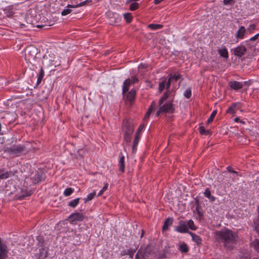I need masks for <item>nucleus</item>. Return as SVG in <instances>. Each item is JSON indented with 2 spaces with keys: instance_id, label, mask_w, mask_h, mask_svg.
Segmentation results:
<instances>
[{
  "instance_id": "obj_49",
  "label": "nucleus",
  "mask_w": 259,
  "mask_h": 259,
  "mask_svg": "<svg viewBox=\"0 0 259 259\" xmlns=\"http://www.w3.org/2000/svg\"><path fill=\"white\" fill-rule=\"evenodd\" d=\"M147 67V66L146 65V64H141L139 66V69H143V68H145Z\"/></svg>"
},
{
  "instance_id": "obj_27",
  "label": "nucleus",
  "mask_w": 259,
  "mask_h": 259,
  "mask_svg": "<svg viewBox=\"0 0 259 259\" xmlns=\"http://www.w3.org/2000/svg\"><path fill=\"white\" fill-rule=\"evenodd\" d=\"M80 200L79 198H76L69 202L68 205L70 207L74 208L79 203V201Z\"/></svg>"
},
{
  "instance_id": "obj_36",
  "label": "nucleus",
  "mask_w": 259,
  "mask_h": 259,
  "mask_svg": "<svg viewBox=\"0 0 259 259\" xmlns=\"http://www.w3.org/2000/svg\"><path fill=\"white\" fill-rule=\"evenodd\" d=\"M187 225L190 229L192 230H196V227L194 225V222L192 220H189L187 222Z\"/></svg>"
},
{
  "instance_id": "obj_2",
  "label": "nucleus",
  "mask_w": 259,
  "mask_h": 259,
  "mask_svg": "<svg viewBox=\"0 0 259 259\" xmlns=\"http://www.w3.org/2000/svg\"><path fill=\"white\" fill-rule=\"evenodd\" d=\"M214 237L218 241L223 243L225 247L227 249L233 248L234 245L238 239L237 234L226 229L215 232Z\"/></svg>"
},
{
  "instance_id": "obj_40",
  "label": "nucleus",
  "mask_w": 259,
  "mask_h": 259,
  "mask_svg": "<svg viewBox=\"0 0 259 259\" xmlns=\"http://www.w3.org/2000/svg\"><path fill=\"white\" fill-rule=\"evenodd\" d=\"M217 111H213L212 112V113L210 114V117L207 119V123H210L212 121L213 118H214V117L215 116V115L217 114Z\"/></svg>"
},
{
  "instance_id": "obj_12",
  "label": "nucleus",
  "mask_w": 259,
  "mask_h": 259,
  "mask_svg": "<svg viewBox=\"0 0 259 259\" xmlns=\"http://www.w3.org/2000/svg\"><path fill=\"white\" fill-rule=\"evenodd\" d=\"M229 84L232 89L235 90L240 89L243 87L242 82L235 80L230 81Z\"/></svg>"
},
{
  "instance_id": "obj_25",
  "label": "nucleus",
  "mask_w": 259,
  "mask_h": 259,
  "mask_svg": "<svg viewBox=\"0 0 259 259\" xmlns=\"http://www.w3.org/2000/svg\"><path fill=\"white\" fill-rule=\"evenodd\" d=\"M118 166L119 168V170L121 172H123L124 170V156H122L120 157L119 163H118Z\"/></svg>"
},
{
  "instance_id": "obj_28",
  "label": "nucleus",
  "mask_w": 259,
  "mask_h": 259,
  "mask_svg": "<svg viewBox=\"0 0 259 259\" xmlns=\"http://www.w3.org/2000/svg\"><path fill=\"white\" fill-rule=\"evenodd\" d=\"M96 193L95 191H94L93 192L89 194L87 197L84 198V202L87 203L89 201L92 200L96 196Z\"/></svg>"
},
{
  "instance_id": "obj_3",
  "label": "nucleus",
  "mask_w": 259,
  "mask_h": 259,
  "mask_svg": "<svg viewBox=\"0 0 259 259\" xmlns=\"http://www.w3.org/2000/svg\"><path fill=\"white\" fill-rule=\"evenodd\" d=\"M168 96V94L166 92L159 100V109L155 114L156 116H158L162 112H172L174 111L173 105L171 102L164 103Z\"/></svg>"
},
{
  "instance_id": "obj_26",
  "label": "nucleus",
  "mask_w": 259,
  "mask_h": 259,
  "mask_svg": "<svg viewBox=\"0 0 259 259\" xmlns=\"http://www.w3.org/2000/svg\"><path fill=\"white\" fill-rule=\"evenodd\" d=\"M199 131L201 135H209L211 134V132L208 130H205L204 126H200L199 127Z\"/></svg>"
},
{
  "instance_id": "obj_43",
  "label": "nucleus",
  "mask_w": 259,
  "mask_h": 259,
  "mask_svg": "<svg viewBox=\"0 0 259 259\" xmlns=\"http://www.w3.org/2000/svg\"><path fill=\"white\" fill-rule=\"evenodd\" d=\"M29 169V165L26 164V165H24L23 166L21 167L20 168V170L22 173L27 172Z\"/></svg>"
},
{
  "instance_id": "obj_20",
  "label": "nucleus",
  "mask_w": 259,
  "mask_h": 259,
  "mask_svg": "<svg viewBox=\"0 0 259 259\" xmlns=\"http://www.w3.org/2000/svg\"><path fill=\"white\" fill-rule=\"evenodd\" d=\"M203 194L205 197L209 199L210 201L213 202L214 201L215 197L211 195L210 191L208 188L205 189Z\"/></svg>"
},
{
  "instance_id": "obj_34",
  "label": "nucleus",
  "mask_w": 259,
  "mask_h": 259,
  "mask_svg": "<svg viewBox=\"0 0 259 259\" xmlns=\"http://www.w3.org/2000/svg\"><path fill=\"white\" fill-rule=\"evenodd\" d=\"M12 175H14V174L11 172H6L5 173L0 174V179H7Z\"/></svg>"
},
{
  "instance_id": "obj_52",
  "label": "nucleus",
  "mask_w": 259,
  "mask_h": 259,
  "mask_svg": "<svg viewBox=\"0 0 259 259\" xmlns=\"http://www.w3.org/2000/svg\"><path fill=\"white\" fill-rule=\"evenodd\" d=\"M227 169L228 170L230 171V172H232L233 173H237L236 171H234V170H232L231 169V168L230 167H227Z\"/></svg>"
},
{
  "instance_id": "obj_18",
  "label": "nucleus",
  "mask_w": 259,
  "mask_h": 259,
  "mask_svg": "<svg viewBox=\"0 0 259 259\" xmlns=\"http://www.w3.org/2000/svg\"><path fill=\"white\" fill-rule=\"evenodd\" d=\"M180 75L179 73H175L171 76H170L168 80L167 83V88H169L170 84V81L171 79H174L175 80L177 81L179 78H180Z\"/></svg>"
},
{
  "instance_id": "obj_7",
  "label": "nucleus",
  "mask_w": 259,
  "mask_h": 259,
  "mask_svg": "<svg viewBox=\"0 0 259 259\" xmlns=\"http://www.w3.org/2000/svg\"><path fill=\"white\" fill-rule=\"evenodd\" d=\"M246 52V48L243 46H239L234 49V55L242 57Z\"/></svg>"
},
{
  "instance_id": "obj_4",
  "label": "nucleus",
  "mask_w": 259,
  "mask_h": 259,
  "mask_svg": "<svg viewBox=\"0 0 259 259\" xmlns=\"http://www.w3.org/2000/svg\"><path fill=\"white\" fill-rule=\"evenodd\" d=\"M122 130L124 133V141L128 145L131 142L132 135L134 130L132 121L130 119L124 120Z\"/></svg>"
},
{
  "instance_id": "obj_6",
  "label": "nucleus",
  "mask_w": 259,
  "mask_h": 259,
  "mask_svg": "<svg viewBox=\"0 0 259 259\" xmlns=\"http://www.w3.org/2000/svg\"><path fill=\"white\" fill-rule=\"evenodd\" d=\"M85 218V215L82 213L75 212L72 213L69 217V222L71 223L76 222L82 221Z\"/></svg>"
},
{
  "instance_id": "obj_23",
  "label": "nucleus",
  "mask_w": 259,
  "mask_h": 259,
  "mask_svg": "<svg viewBox=\"0 0 259 259\" xmlns=\"http://www.w3.org/2000/svg\"><path fill=\"white\" fill-rule=\"evenodd\" d=\"M148 28L153 30H156L162 28L163 26L159 24H150L148 25Z\"/></svg>"
},
{
  "instance_id": "obj_31",
  "label": "nucleus",
  "mask_w": 259,
  "mask_h": 259,
  "mask_svg": "<svg viewBox=\"0 0 259 259\" xmlns=\"http://www.w3.org/2000/svg\"><path fill=\"white\" fill-rule=\"evenodd\" d=\"M44 75H45L44 71L42 69V68H41L39 71V75L37 77V83L38 84L40 83V82L41 81V80L44 76Z\"/></svg>"
},
{
  "instance_id": "obj_46",
  "label": "nucleus",
  "mask_w": 259,
  "mask_h": 259,
  "mask_svg": "<svg viewBox=\"0 0 259 259\" xmlns=\"http://www.w3.org/2000/svg\"><path fill=\"white\" fill-rule=\"evenodd\" d=\"M258 39H259V33L251 37L248 40H247L246 42L249 41H255Z\"/></svg>"
},
{
  "instance_id": "obj_42",
  "label": "nucleus",
  "mask_w": 259,
  "mask_h": 259,
  "mask_svg": "<svg viewBox=\"0 0 259 259\" xmlns=\"http://www.w3.org/2000/svg\"><path fill=\"white\" fill-rule=\"evenodd\" d=\"M184 96L186 98H187V99L190 98L191 97V90L189 89H187L185 91V92L184 93Z\"/></svg>"
},
{
  "instance_id": "obj_48",
  "label": "nucleus",
  "mask_w": 259,
  "mask_h": 259,
  "mask_svg": "<svg viewBox=\"0 0 259 259\" xmlns=\"http://www.w3.org/2000/svg\"><path fill=\"white\" fill-rule=\"evenodd\" d=\"M234 121L236 122H240L242 124H245V121H243V120H241L240 119V118L239 117H236L235 119H234Z\"/></svg>"
},
{
  "instance_id": "obj_45",
  "label": "nucleus",
  "mask_w": 259,
  "mask_h": 259,
  "mask_svg": "<svg viewBox=\"0 0 259 259\" xmlns=\"http://www.w3.org/2000/svg\"><path fill=\"white\" fill-rule=\"evenodd\" d=\"M129 79L132 84H135L138 81V79L135 76H132L131 78Z\"/></svg>"
},
{
  "instance_id": "obj_51",
  "label": "nucleus",
  "mask_w": 259,
  "mask_h": 259,
  "mask_svg": "<svg viewBox=\"0 0 259 259\" xmlns=\"http://www.w3.org/2000/svg\"><path fill=\"white\" fill-rule=\"evenodd\" d=\"M121 255L123 256V255H126L127 254V251L126 250H123L122 251H121Z\"/></svg>"
},
{
  "instance_id": "obj_37",
  "label": "nucleus",
  "mask_w": 259,
  "mask_h": 259,
  "mask_svg": "<svg viewBox=\"0 0 259 259\" xmlns=\"http://www.w3.org/2000/svg\"><path fill=\"white\" fill-rule=\"evenodd\" d=\"M124 18L126 20V22L130 23L132 21L133 17L130 13H125L123 15Z\"/></svg>"
},
{
  "instance_id": "obj_41",
  "label": "nucleus",
  "mask_w": 259,
  "mask_h": 259,
  "mask_svg": "<svg viewBox=\"0 0 259 259\" xmlns=\"http://www.w3.org/2000/svg\"><path fill=\"white\" fill-rule=\"evenodd\" d=\"M108 187V183L104 184V187L102 188V189L100 191L99 193L98 194V196H100L102 195V194L107 190V188Z\"/></svg>"
},
{
  "instance_id": "obj_32",
  "label": "nucleus",
  "mask_w": 259,
  "mask_h": 259,
  "mask_svg": "<svg viewBox=\"0 0 259 259\" xmlns=\"http://www.w3.org/2000/svg\"><path fill=\"white\" fill-rule=\"evenodd\" d=\"M179 248L182 252H187L189 250L187 245L185 243L181 244Z\"/></svg>"
},
{
  "instance_id": "obj_24",
  "label": "nucleus",
  "mask_w": 259,
  "mask_h": 259,
  "mask_svg": "<svg viewBox=\"0 0 259 259\" xmlns=\"http://www.w3.org/2000/svg\"><path fill=\"white\" fill-rule=\"evenodd\" d=\"M43 178L42 175L37 172L33 177V182L34 183L36 184L40 182Z\"/></svg>"
},
{
  "instance_id": "obj_8",
  "label": "nucleus",
  "mask_w": 259,
  "mask_h": 259,
  "mask_svg": "<svg viewBox=\"0 0 259 259\" xmlns=\"http://www.w3.org/2000/svg\"><path fill=\"white\" fill-rule=\"evenodd\" d=\"M176 231L179 233H187L188 230L185 223L184 222H180L179 225L176 227Z\"/></svg>"
},
{
  "instance_id": "obj_38",
  "label": "nucleus",
  "mask_w": 259,
  "mask_h": 259,
  "mask_svg": "<svg viewBox=\"0 0 259 259\" xmlns=\"http://www.w3.org/2000/svg\"><path fill=\"white\" fill-rule=\"evenodd\" d=\"M144 127H145V125L144 124H141L139 126V127H138V128L137 130V131L136 132L135 136H138V137H140L141 133L142 132V131L144 128Z\"/></svg>"
},
{
  "instance_id": "obj_21",
  "label": "nucleus",
  "mask_w": 259,
  "mask_h": 259,
  "mask_svg": "<svg viewBox=\"0 0 259 259\" xmlns=\"http://www.w3.org/2000/svg\"><path fill=\"white\" fill-rule=\"evenodd\" d=\"M218 51L221 57L226 59L228 58V52L226 48L219 49Z\"/></svg>"
},
{
  "instance_id": "obj_47",
  "label": "nucleus",
  "mask_w": 259,
  "mask_h": 259,
  "mask_svg": "<svg viewBox=\"0 0 259 259\" xmlns=\"http://www.w3.org/2000/svg\"><path fill=\"white\" fill-rule=\"evenodd\" d=\"M135 251L134 250L129 249L127 250V254L130 256L131 258H133Z\"/></svg>"
},
{
  "instance_id": "obj_14",
  "label": "nucleus",
  "mask_w": 259,
  "mask_h": 259,
  "mask_svg": "<svg viewBox=\"0 0 259 259\" xmlns=\"http://www.w3.org/2000/svg\"><path fill=\"white\" fill-rule=\"evenodd\" d=\"M188 233L192 237V240L195 243H196V244L198 245H200V244H201L202 239L199 236H198L196 234H195L194 233L191 232H188Z\"/></svg>"
},
{
  "instance_id": "obj_30",
  "label": "nucleus",
  "mask_w": 259,
  "mask_h": 259,
  "mask_svg": "<svg viewBox=\"0 0 259 259\" xmlns=\"http://www.w3.org/2000/svg\"><path fill=\"white\" fill-rule=\"evenodd\" d=\"M140 137L138 136H135V139L134 141V143L133 145V151L135 152L137 150V147L138 145L139 139Z\"/></svg>"
},
{
  "instance_id": "obj_33",
  "label": "nucleus",
  "mask_w": 259,
  "mask_h": 259,
  "mask_svg": "<svg viewBox=\"0 0 259 259\" xmlns=\"http://www.w3.org/2000/svg\"><path fill=\"white\" fill-rule=\"evenodd\" d=\"M74 190L73 189L71 188H67L65 189L63 194L65 196H69L70 195L72 194V193L73 192Z\"/></svg>"
},
{
  "instance_id": "obj_1",
  "label": "nucleus",
  "mask_w": 259,
  "mask_h": 259,
  "mask_svg": "<svg viewBox=\"0 0 259 259\" xmlns=\"http://www.w3.org/2000/svg\"><path fill=\"white\" fill-rule=\"evenodd\" d=\"M17 17L18 19L17 25H19V28L23 30L29 29V25H36L38 28L41 27V25L37 24L40 20L41 17L35 8H30L26 14L20 13Z\"/></svg>"
},
{
  "instance_id": "obj_53",
  "label": "nucleus",
  "mask_w": 259,
  "mask_h": 259,
  "mask_svg": "<svg viewBox=\"0 0 259 259\" xmlns=\"http://www.w3.org/2000/svg\"><path fill=\"white\" fill-rule=\"evenodd\" d=\"M75 3H78V2L76 0H74V1L71 2V4H75Z\"/></svg>"
},
{
  "instance_id": "obj_22",
  "label": "nucleus",
  "mask_w": 259,
  "mask_h": 259,
  "mask_svg": "<svg viewBox=\"0 0 259 259\" xmlns=\"http://www.w3.org/2000/svg\"><path fill=\"white\" fill-rule=\"evenodd\" d=\"M251 245L254 249L259 253V238L255 239L251 243Z\"/></svg>"
},
{
  "instance_id": "obj_11",
  "label": "nucleus",
  "mask_w": 259,
  "mask_h": 259,
  "mask_svg": "<svg viewBox=\"0 0 259 259\" xmlns=\"http://www.w3.org/2000/svg\"><path fill=\"white\" fill-rule=\"evenodd\" d=\"M239 103H235L231 105V106L227 109V112L230 114H235L237 110L240 108Z\"/></svg>"
},
{
  "instance_id": "obj_19",
  "label": "nucleus",
  "mask_w": 259,
  "mask_h": 259,
  "mask_svg": "<svg viewBox=\"0 0 259 259\" xmlns=\"http://www.w3.org/2000/svg\"><path fill=\"white\" fill-rule=\"evenodd\" d=\"M136 91L134 89H132L127 94L126 98L127 99L130 101V102H132L134 101L135 95H136Z\"/></svg>"
},
{
  "instance_id": "obj_13",
  "label": "nucleus",
  "mask_w": 259,
  "mask_h": 259,
  "mask_svg": "<svg viewBox=\"0 0 259 259\" xmlns=\"http://www.w3.org/2000/svg\"><path fill=\"white\" fill-rule=\"evenodd\" d=\"M30 144L28 142L26 143L25 146L20 145L17 146V154L18 153H25L27 151L28 149H29V146Z\"/></svg>"
},
{
  "instance_id": "obj_17",
  "label": "nucleus",
  "mask_w": 259,
  "mask_h": 259,
  "mask_svg": "<svg viewBox=\"0 0 259 259\" xmlns=\"http://www.w3.org/2000/svg\"><path fill=\"white\" fill-rule=\"evenodd\" d=\"M132 84L130 82V80L129 78L126 79L123 82L122 86V93L123 94H125L127 92L129 89L130 86Z\"/></svg>"
},
{
  "instance_id": "obj_55",
  "label": "nucleus",
  "mask_w": 259,
  "mask_h": 259,
  "mask_svg": "<svg viewBox=\"0 0 259 259\" xmlns=\"http://www.w3.org/2000/svg\"><path fill=\"white\" fill-rule=\"evenodd\" d=\"M26 175H23V177H26Z\"/></svg>"
},
{
  "instance_id": "obj_29",
  "label": "nucleus",
  "mask_w": 259,
  "mask_h": 259,
  "mask_svg": "<svg viewBox=\"0 0 259 259\" xmlns=\"http://www.w3.org/2000/svg\"><path fill=\"white\" fill-rule=\"evenodd\" d=\"M258 210V218L257 219L254 221V229L259 234V205L257 208Z\"/></svg>"
},
{
  "instance_id": "obj_54",
  "label": "nucleus",
  "mask_w": 259,
  "mask_h": 259,
  "mask_svg": "<svg viewBox=\"0 0 259 259\" xmlns=\"http://www.w3.org/2000/svg\"><path fill=\"white\" fill-rule=\"evenodd\" d=\"M135 259H139L138 253L136 254Z\"/></svg>"
},
{
  "instance_id": "obj_44",
  "label": "nucleus",
  "mask_w": 259,
  "mask_h": 259,
  "mask_svg": "<svg viewBox=\"0 0 259 259\" xmlns=\"http://www.w3.org/2000/svg\"><path fill=\"white\" fill-rule=\"evenodd\" d=\"M256 28V25L255 24H251L247 28V31L249 32V33H252L253 30H254Z\"/></svg>"
},
{
  "instance_id": "obj_39",
  "label": "nucleus",
  "mask_w": 259,
  "mask_h": 259,
  "mask_svg": "<svg viewBox=\"0 0 259 259\" xmlns=\"http://www.w3.org/2000/svg\"><path fill=\"white\" fill-rule=\"evenodd\" d=\"M29 195H30L29 192H28L27 191L25 190L24 191H22V194L21 195H20L19 196H17V199H22L24 197L28 196Z\"/></svg>"
},
{
  "instance_id": "obj_9",
  "label": "nucleus",
  "mask_w": 259,
  "mask_h": 259,
  "mask_svg": "<svg viewBox=\"0 0 259 259\" xmlns=\"http://www.w3.org/2000/svg\"><path fill=\"white\" fill-rule=\"evenodd\" d=\"M245 31L246 29L244 26H241L239 27L236 34V37L237 39V40L236 41L237 42L238 41V39H242L244 38Z\"/></svg>"
},
{
  "instance_id": "obj_35",
  "label": "nucleus",
  "mask_w": 259,
  "mask_h": 259,
  "mask_svg": "<svg viewBox=\"0 0 259 259\" xmlns=\"http://www.w3.org/2000/svg\"><path fill=\"white\" fill-rule=\"evenodd\" d=\"M139 7V4L137 2H132L129 7V9L131 11H135L137 10Z\"/></svg>"
},
{
  "instance_id": "obj_5",
  "label": "nucleus",
  "mask_w": 259,
  "mask_h": 259,
  "mask_svg": "<svg viewBox=\"0 0 259 259\" xmlns=\"http://www.w3.org/2000/svg\"><path fill=\"white\" fill-rule=\"evenodd\" d=\"M92 2L91 0H86L80 3H75V4H68L62 12L61 14L63 16H66L72 12V9L83 6Z\"/></svg>"
},
{
  "instance_id": "obj_50",
  "label": "nucleus",
  "mask_w": 259,
  "mask_h": 259,
  "mask_svg": "<svg viewBox=\"0 0 259 259\" xmlns=\"http://www.w3.org/2000/svg\"><path fill=\"white\" fill-rule=\"evenodd\" d=\"M232 0H223L224 4L226 5L229 4Z\"/></svg>"
},
{
  "instance_id": "obj_10",
  "label": "nucleus",
  "mask_w": 259,
  "mask_h": 259,
  "mask_svg": "<svg viewBox=\"0 0 259 259\" xmlns=\"http://www.w3.org/2000/svg\"><path fill=\"white\" fill-rule=\"evenodd\" d=\"M156 107V104L154 102H152L150 106H149L148 110L147 112H146V114L144 118V120L146 121L148 120L151 114V113L155 109Z\"/></svg>"
},
{
  "instance_id": "obj_15",
  "label": "nucleus",
  "mask_w": 259,
  "mask_h": 259,
  "mask_svg": "<svg viewBox=\"0 0 259 259\" xmlns=\"http://www.w3.org/2000/svg\"><path fill=\"white\" fill-rule=\"evenodd\" d=\"M167 80L165 78H163L161 80L159 83V90L160 92H161L164 90L165 87L166 89L168 88L167 87Z\"/></svg>"
},
{
  "instance_id": "obj_16",
  "label": "nucleus",
  "mask_w": 259,
  "mask_h": 259,
  "mask_svg": "<svg viewBox=\"0 0 259 259\" xmlns=\"http://www.w3.org/2000/svg\"><path fill=\"white\" fill-rule=\"evenodd\" d=\"M173 220L172 218H167L165 220L164 225L162 227V230L166 231L168 229V227L172 224Z\"/></svg>"
}]
</instances>
